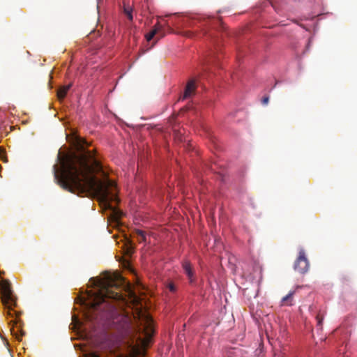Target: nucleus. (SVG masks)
<instances>
[{"label": "nucleus", "instance_id": "obj_1", "mask_svg": "<svg viewBox=\"0 0 357 357\" xmlns=\"http://www.w3.org/2000/svg\"><path fill=\"white\" fill-rule=\"evenodd\" d=\"M85 146L87 142L79 139L77 152L61 155L59 152L57 164L53 165L54 179L64 190L78 195L94 193L107 208L116 213L111 203L117 201L114 190L116 188L114 181L106 178L98 180L94 174L102 169L101 165L92 151Z\"/></svg>", "mask_w": 357, "mask_h": 357}, {"label": "nucleus", "instance_id": "obj_2", "mask_svg": "<svg viewBox=\"0 0 357 357\" xmlns=\"http://www.w3.org/2000/svg\"><path fill=\"white\" fill-rule=\"evenodd\" d=\"M96 285L98 287V289L95 292H89L87 305L91 308L97 310L101 305L105 304L104 310H114L116 306L112 303L113 301L123 299V296L120 293L112 290L113 287L117 288L119 286L115 280L109 277L105 281H97Z\"/></svg>", "mask_w": 357, "mask_h": 357}, {"label": "nucleus", "instance_id": "obj_3", "mask_svg": "<svg viewBox=\"0 0 357 357\" xmlns=\"http://www.w3.org/2000/svg\"><path fill=\"white\" fill-rule=\"evenodd\" d=\"M0 294L1 301L4 306L8 309V315L13 317L11 311L17 304V298L13 294L11 284L8 280L1 279L0 280Z\"/></svg>", "mask_w": 357, "mask_h": 357}, {"label": "nucleus", "instance_id": "obj_4", "mask_svg": "<svg viewBox=\"0 0 357 357\" xmlns=\"http://www.w3.org/2000/svg\"><path fill=\"white\" fill-rule=\"evenodd\" d=\"M138 321L139 322L138 332L144 334L147 338L151 337L154 332L152 318L149 315L144 314L139 317Z\"/></svg>", "mask_w": 357, "mask_h": 357}, {"label": "nucleus", "instance_id": "obj_5", "mask_svg": "<svg viewBox=\"0 0 357 357\" xmlns=\"http://www.w3.org/2000/svg\"><path fill=\"white\" fill-rule=\"evenodd\" d=\"M294 268L301 274L307 273L310 269V262L303 248H301L298 251V255L294 261Z\"/></svg>", "mask_w": 357, "mask_h": 357}, {"label": "nucleus", "instance_id": "obj_6", "mask_svg": "<svg viewBox=\"0 0 357 357\" xmlns=\"http://www.w3.org/2000/svg\"><path fill=\"white\" fill-rule=\"evenodd\" d=\"M10 323L12 324V326L10 328L12 335L20 340V337L25 334V332L22 328V321L18 319V315H17V317L15 319L11 320Z\"/></svg>", "mask_w": 357, "mask_h": 357}, {"label": "nucleus", "instance_id": "obj_7", "mask_svg": "<svg viewBox=\"0 0 357 357\" xmlns=\"http://www.w3.org/2000/svg\"><path fill=\"white\" fill-rule=\"evenodd\" d=\"M182 267L183 268L184 273L188 276L190 282L192 283L195 281V278L191 263L188 260H185L182 263Z\"/></svg>", "mask_w": 357, "mask_h": 357}, {"label": "nucleus", "instance_id": "obj_8", "mask_svg": "<svg viewBox=\"0 0 357 357\" xmlns=\"http://www.w3.org/2000/svg\"><path fill=\"white\" fill-rule=\"evenodd\" d=\"M196 90V84L195 79H190L188 82L185 89L184 91L183 99H186L190 98Z\"/></svg>", "mask_w": 357, "mask_h": 357}, {"label": "nucleus", "instance_id": "obj_9", "mask_svg": "<svg viewBox=\"0 0 357 357\" xmlns=\"http://www.w3.org/2000/svg\"><path fill=\"white\" fill-rule=\"evenodd\" d=\"M294 291H290L287 295L284 296L280 303L281 306H292L294 305Z\"/></svg>", "mask_w": 357, "mask_h": 357}, {"label": "nucleus", "instance_id": "obj_10", "mask_svg": "<svg viewBox=\"0 0 357 357\" xmlns=\"http://www.w3.org/2000/svg\"><path fill=\"white\" fill-rule=\"evenodd\" d=\"M71 87V84L61 86L57 90V97L59 100H62L66 96L68 90Z\"/></svg>", "mask_w": 357, "mask_h": 357}, {"label": "nucleus", "instance_id": "obj_11", "mask_svg": "<svg viewBox=\"0 0 357 357\" xmlns=\"http://www.w3.org/2000/svg\"><path fill=\"white\" fill-rule=\"evenodd\" d=\"M161 26L159 24L155 25L154 28L146 35L147 41H150L155 36V35L160 31Z\"/></svg>", "mask_w": 357, "mask_h": 357}, {"label": "nucleus", "instance_id": "obj_12", "mask_svg": "<svg viewBox=\"0 0 357 357\" xmlns=\"http://www.w3.org/2000/svg\"><path fill=\"white\" fill-rule=\"evenodd\" d=\"M123 13L130 21H132V8L128 4H126L125 1L123 2Z\"/></svg>", "mask_w": 357, "mask_h": 357}, {"label": "nucleus", "instance_id": "obj_13", "mask_svg": "<svg viewBox=\"0 0 357 357\" xmlns=\"http://www.w3.org/2000/svg\"><path fill=\"white\" fill-rule=\"evenodd\" d=\"M136 236H137V240L139 243L145 242L146 241V236L143 231L142 230H137L136 231Z\"/></svg>", "mask_w": 357, "mask_h": 357}, {"label": "nucleus", "instance_id": "obj_14", "mask_svg": "<svg viewBox=\"0 0 357 357\" xmlns=\"http://www.w3.org/2000/svg\"><path fill=\"white\" fill-rule=\"evenodd\" d=\"M167 287L172 293H174L176 291V285L172 282L167 284Z\"/></svg>", "mask_w": 357, "mask_h": 357}, {"label": "nucleus", "instance_id": "obj_15", "mask_svg": "<svg viewBox=\"0 0 357 357\" xmlns=\"http://www.w3.org/2000/svg\"><path fill=\"white\" fill-rule=\"evenodd\" d=\"M268 101H269V97L268 96H265L261 100V102H262L263 105H267L268 103Z\"/></svg>", "mask_w": 357, "mask_h": 357}, {"label": "nucleus", "instance_id": "obj_16", "mask_svg": "<svg viewBox=\"0 0 357 357\" xmlns=\"http://www.w3.org/2000/svg\"><path fill=\"white\" fill-rule=\"evenodd\" d=\"M317 320V324L319 326H321L322 324V320H323V318L320 317L319 314H318L316 317Z\"/></svg>", "mask_w": 357, "mask_h": 357}, {"label": "nucleus", "instance_id": "obj_17", "mask_svg": "<svg viewBox=\"0 0 357 357\" xmlns=\"http://www.w3.org/2000/svg\"><path fill=\"white\" fill-rule=\"evenodd\" d=\"M87 357H100V356L98 354H97L96 353H91V354H89Z\"/></svg>", "mask_w": 357, "mask_h": 357}, {"label": "nucleus", "instance_id": "obj_18", "mask_svg": "<svg viewBox=\"0 0 357 357\" xmlns=\"http://www.w3.org/2000/svg\"><path fill=\"white\" fill-rule=\"evenodd\" d=\"M115 277H116V280H119L120 282H121V280H123V279L121 278V275H116Z\"/></svg>", "mask_w": 357, "mask_h": 357}, {"label": "nucleus", "instance_id": "obj_19", "mask_svg": "<svg viewBox=\"0 0 357 357\" xmlns=\"http://www.w3.org/2000/svg\"><path fill=\"white\" fill-rule=\"evenodd\" d=\"M185 36H190V33H188V32H187V33H185Z\"/></svg>", "mask_w": 357, "mask_h": 357}]
</instances>
